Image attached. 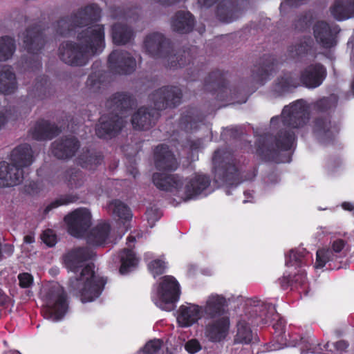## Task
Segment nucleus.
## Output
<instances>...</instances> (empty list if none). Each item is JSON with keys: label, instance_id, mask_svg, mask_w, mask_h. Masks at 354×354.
Segmentation results:
<instances>
[{"label": "nucleus", "instance_id": "obj_1", "mask_svg": "<svg viewBox=\"0 0 354 354\" xmlns=\"http://www.w3.org/2000/svg\"><path fill=\"white\" fill-rule=\"evenodd\" d=\"M155 166L157 172L152 176L154 185L160 190L169 193L178 199V203L207 196L210 186L209 177L203 173L189 176L168 174L178 167L176 156H156Z\"/></svg>", "mask_w": 354, "mask_h": 354}, {"label": "nucleus", "instance_id": "obj_2", "mask_svg": "<svg viewBox=\"0 0 354 354\" xmlns=\"http://www.w3.org/2000/svg\"><path fill=\"white\" fill-rule=\"evenodd\" d=\"M310 120V107L303 99L285 106L281 116L271 118L270 125L275 127L280 122L288 130L281 129L276 136L266 133L255 142L258 155H277L280 151L290 150L295 140V133L291 129L304 127Z\"/></svg>", "mask_w": 354, "mask_h": 354}, {"label": "nucleus", "instance_id": "obj_3", "mask_svg": "<svg viewBox=\"0 0 354 354\" xmlns=\"http://www.w3.org/2000/svg\"><path fill=\"white\" fill-rule=\"evenodd\" d=\"M93 255V251L84 247L75 248L64 257L66 267L75 273L84 267L80 274L75 279L71 278L69 283L71 290L83 303L91 302L98 298L106 283L104 277L95 273L93 265L86 264Z\"/></svg>", "mask_w": 354, "mask_h": 354}, {"label": "nucleus", "instance_id": "obj_4", "mask_svg": "<svg viewBox=\"0 0 354 354\" xmlns=\"http://www.w3.org/2000/svg\"><path fill=\"white\" fill-rule=\"evenodd\" d=\"M104 27L102 24L88 26L77 34L80 43L62 42L59 48V59L72 66H85L91 56L99 55L105 47Z\"/></svg>", "mask_w": 354, "mask_h": 354}, {"label": "nucleus", "instance_id": "obj_5", "mask_svg": "<svg viewBox=\"0 0 354 354\" xmlns=\"http://www.w3.org/2000/svg\"><path fill=\"white\" fill-rule=\"evenodd\" d=\"M154 108L140 107L131 117L136 130L145 131L153 126L160 116L158 111L175 108L182 102V90L176 86H165L154 91L149 96Z\"/></svg>", "mask_w": 354, "mask_h": 354}, {"label": "nucleus", "instance_id": "obj_6", "mask_svg": "<svg viewBox=\"0 0 354 354\" xmlns=\"http://www.w3.org/2000/svg\"><path fill=\"white\" fill-rule=\"evenodd\" d=\"M136 105L133 96L127 92L113 94L106 102L111 113L102 115L95 128L96 135L100 138H112L117 136L124 126L122 115Z\"/></svg>", "mask_w": 354, "mask_h": 354}, {"label": "nucleus", "instance_id": "obj_7", "mask_svg": "<svg viewBox=\"0 0 354 354\" xmlns=\"http://www.w3.org/2000/svg\"><path fill=\"white\" fill-rule=\"evenodd\" d=\"M212 174L214 180L218 186L227 188L237 187L242 182L253 179L254 170L248 176L244 175L243 166L236 156H213Z\"/></svg>", "mask_w": 354, "mask_h": 354}, {"label": "nucleus", "instance_id": "obj_8", "mask_svg": "<svg viewBox=\"0 0 354 354\" xmlns=\"http://www.w3.org/2000/svg\"><path fill=\"white\" fill-rule=\"evenodd\" d=\"M144 48L147 54L153 58H167L170 68H183L187 65L194 64L191 50H179L171 55L172 47L171 42L158 32L148 35L144 41Z\"/></svg>", "mask_w": 354, "mask_h": 354}, {"label": "nucleus", "instance_id": "obj_9", "mask_svg": "<svg viewBox=\"0 0 354 354\" xmlns=\"http://www.w3.org/2000/svg\"><path fill=\"white\" fill-rule=\"evenodd\" d=\"M245 305L247 306V313L249 314L250 317L252 318L259 317L260 321H257V324H268L276 321V323L273 324V328L275 330L278 339L282 342L280 343V345L274 346L273 350L283 348V346H286L285 343H288L286 336L284 334L286 322L277 313L275 306L254 298L247 299Z\"/></svg>", "mask_w": 354, "mask_h": 354}, {"label": "nucleus", "instance_id": "obj_10", "mask_svg": "<svg viewBox=\"0 0 354 354\" xmlns=\"http://www.w3.org/2000/svg\"><path fill=\"white\" fill-rule=\"evenodd\" d=\"M44 303L43 313L45 319L59 322L68 310V303L64 288L57 283L49 284L41 291Z\"/></svg>", "mask_w": 354, "mask_h": 354}, {"label": "nucleus", "instance_id": "obj_11", "mask_svg": "<svg viewBox=\"0 0 354 354\" xmlns=\"http://www.w3.org/2000/svg\"><path fill=\"white\" fill-rule=\"evenodd\" d=\"M102 10L95 3H91L76 12L59 19L54 25L57 35L66 37L75 28L88 26L101 19Z\"/></svg>", "mask_w": 354, "mask_h": 354}, {"label": "nucleus", "instance_id": "obj_12", "mask_svg": "<svg viewBox=\"0 0 354 354\" xmlns=\"http://www.w3.org/2000/svg\"><path fill=\"white\" fill-rule=\"evenodd\" d=\"M309 255L304 248L292 250L286 259V266L288 268L280 283L283 288L294 284H299L304 286L306 281V273L302 267L306 263V259Z\"/></svg>", "mask_w": 354, "mask_h": 354}, {"label": "nucleus", "instance_id": "obj_13", "mask_svg": "<svg viewBox=\"0 0 354 354\" xmlns=\"http://www.w3.org/2000/svg\"><path fill=\"white\" fill-rule=\"evenodd\" d=\"M180 293V286L176 279L171 276H165L157 287L154 288L151 298L158 308L171 311L174 308Z\"/></svg>", "mask_w": 354, "mask_h": 354}, {"label": "nucleus", "instance_id": "obj_14", "mask_svg": "<svg viewBox=\"0 0 354 354\" xmlns=\"http://www.w3.org/2000/svg\"><path fill=\"white\" fill-rule=\"evenodd\" d=\"M45 28L40 24H35L26 29L20 36L23 46L25 50L31 54L30 59L33 62L30 66L32 70H39L41 68V61L39 53L46 44V37L44 35Z\"/></svg>", "mask_w": 354, "mask_h": 354}, {"label": "nucleus", "instance_id": "obj_15", "mask_svg": "<svg viewBox=\"0 0 354 354\" xmlns=\"http://www.w3.org/2000/svg\"><path fill=\"white\" fill-rule=\"evenodd\" d=\"M14 163L0 162V187L19 184L24 178V168L30 166L33 156H15Z\"/></svg>", "mask_w": 354, "mask_h": 354}, {"label": "nucleus", "instance_id": "obj_16", "mask_svg": "<svg viewBox=\"0 0 354 354\" xmlns=\"http://www.w3.org/2000/svg\"><path fill=\"white\" fill-rule=\"evenodd\" d=\"M346 242L342 239H337L330 243V248L319 249L316 252L315 269H322L328 263L330 269H339L340 267L333 266L332 263L336 261L342 256H346L345 249Z\"/></svg>", "mask_w": 354, "mask_h": 354}, {"label": "nucleus", "instance_id": "obj_17", "mask_svg": "<svg viewBox=\"0 0 354 354\" xmlns=\"http://www.w3.org/2000/svg\"><path fill=\"white\" fill-rule=\"evenodd\" d=\"M204 88L215 95V98L218 101H225L228 100L230 95L232 97V89L228 86L226 73L218 69L212 71L205 78Z\"/></svg>", "mask_w": 354, "mask_h": 354}, {"label": "nucleus", "instance_id": "obj_18", "mask_svg": "<svg viewBox=\"0 0 354 354\" xmlns=\"http://www.w3.org/2000/svg\"><path fill=\"white\" fill-rule=\"evenodd\" d=\"M107 66L113 73L127 75L136 70V62L129 52L117 49L113 50L109 55Z\"/></svg>", "mask_w": 354, "mask_h": 354}, {"label": "nucleus", "instance_id": "obj_19", "mask_svg": "<svg viewBox=\"0 0 354 354\" xmlns=\"http://www.w3.org/2000/svg\"><path fill=\"white\" fill-rule=\"evenodd\" d=\"M70 234L75 237H82L91 224V214L86 208H79L67 215L64 218Z\"/></svg>", "mask_w": 354, "mask_h": 354}, {"label": "nucleus", "instance_id": "obj_20", "mask_svg": "<svg viewBox=\"0 0 354 354\" xmlns=\"http://www.w3.org/2000/svg\"><path fill=\"white\" fill-rule=\"evenodd\" d=\"M249 6V0H222L216 10L217 19L225 23L237 19Z\"/></svg>", "mask_w": 354, "mask_h": 354}, {"label": "nucleus", "instance_id": "obj_21", "mask_svg": "<svg viewBox=\"0 0 354 354\" xmlns=\"http://www.w3.org/2000/svg\"><path fill=\"white\" fill-rule=\"evenodd\" d=\"M327 76L326 68L321 63L310 64L300 72L301 86L314 89L321 86Z\"/></svg>", "mask_w": 354, "mask_h": 354}, {"label": "nucleus", "instance_id": "obj_22", "mask_svg": "<svg viewBox=\"0 0 354 354\" xmlns=\"http://www.w3.org/2000/svg\"><path fill=\"white\" fill-rule=\"evenodd\" d=\"M279 61L273 55H263L252 70L254 81L263 85L278 69Z\"/></svg>", "mask_w": 354, "mask_h": 354}, {"label": "nucleus", "instance_id": "obj_23", "mask_svg": "<svg viewBox=\"0 0 354 354\" xmlns=\"http://www.w3.org/2000/svg\"><path fill=\"white\" fill-rule=\"evenodd\" d=\"M317 42L324 48H330L337 44V35L340 31L337 25H330L324 21H317L313 28Z\"/></svg>", "mask_w": 354, "mask_h": 354}, {"label": "nucleus", "instance_id": "obj_24", "mask_svg": "<svg viewBox=\"0 0 354 354\" xmlns=\"http://www.w3.org/2000/svg\"><path fill=\"white\" fill-rule=\"evenodd\" d=\"M340 131L339 124L331 122L329 117L317 118L314 121L313 131L320 142L333 143Z\"/></svg>", "mask_w": 354, "mask_h": 354}, {"label": "nucleus", "instance_id": "obj_25", "mask_svg": "<svg viewBox=\"0 0 354 354\" xmlns=\"http://www.w3.org/2000/svg\"><path fill=\"white\" fill-rule=\"evenodd\" d=\"M230 326V319L227 316L213 319L205 326V336L210 342H221L228 336Z\"/></svg>", "mask_w": 354, "mask_h": 354}, {"label": "nucleus", "instance_id": "obj_26", "mask_svg": "<svg viewBox=\"0 0 354 354\" xmlns=\"http://www.w3.org/2000/svg\"><path fill=\"white\" fill-rule=\"evenodd\" d=\"M203 316V306L186 303L179 307L176 319L180 327L188 328L196 324Z\"/></svg>", "mask_w": 354, "mask_h": 354}, {"label": "nucleus", "instance_id": "obj_27", "mask_svg": "<svg viewBox=\"0 0 354 354\" xmlns=\"http://www.w3.org/2000/svg\"><path fill=\"white\" fill-rule=\"evenodd\" d=\"M88 244L93 246H102L113 241L110 225L106 223L97 225L86 234Z\"/></svg>", "mask_w": 354, "mask_h": 354}, {"label": "nucleus", "instance_id": "obj_28", "mask_svg": "<svg viewBox=\"0 0 354 354\" xmlns=\"http://www.w3.org/2000/svg\"><path fill=\"white\" fill-rule=\"evenodd\" d=\"M203 120L204 115L198 109L188 107L180 115L179 127L186 132H192L198 129Z\"/></svg>", "mask_w": 354, "mask_h": 354}, {"label": "nucleus", "instance_id": "obj_29", "mask_svg": "<svg viewBox=\"0 0 354 354\" xmlns=\"http://www.w3.org/2000/svg\"><path fill=\"white\" fill-rule=\"evenodd\" d=\"M301 86L299 77L292 72L283 73L274 81L273 91L278 95L292 93Z\"/></svg>", "mask_w": 354, "mask_h": 354}, {"label": "nucleus", "instance_id": "obj_30", "mask_svg": "<svg viewBox=\"0 0 354 354\" xmlns=\"http://www.w3.org/2000/svg\"><path fill=\"white\" fill-rule=\"evenodd\" d=\"M194 25V17L189 11L179 10L175 13L171 20L172 30L180 34L192 32Z\"/></svg>", "mask_w": 354, "mask_h": 354}, {"label": "nucleus", "instance_id": "obj_31", "mask_svg": "<svg viewBox=\"0 0 354 354\" xmlns=\"http://www.w3.org/2000/svg\"><path fill=\"white\" fill-rule=\"evenodd\" d=\"M227 305V300L221 295H209L203 307V314L207 317L215 319L223 317L224 308Z\"/></svg>", "mask_w": 354, "mask_h": 354}, {"label": "nucleus", "instance_id": "obj_32", "mask_svg": "<svg viewBox=\"0 0 354 354\" xmlns=\"http://www.w3.org/2000/svg\"><path fill=\"white\" fill-rule=\"evenodd\" d=\"M61 129L55 123L46 120H38L32 131V136L36 140H52L59 134Z\"/></svg>", "mask_w": 354, "mask_h": 354}, {"label": "nucleus", "instance_id": "obj_33", "mask_svg": "<svg viewBox=\"0 0 354 354\" xmlns=\"http://www.w3.org/2000/svg\"><path fill=\"white\" fill-rule=\"evenodd\" d=\"M286 346H298L301 354H322L324 353L323 347L318 343L315 337L308 336L301 337L299 340L292 339L285 343Z\"/></svg>", "mask_w": 354, "mask_h": 354}, {"label": "nucleus", "instance_id": "obj_34", "mask_svg": "<svg viewBox=\"0 0 354 354\" xmlns=\"http://www.w3.org/2000/svg\"><path fill=\"white\" fill-rule=\"evenodd\" d=\"M52 146L62 155H75L80 148V142L74 136H65L55 140Z\"/></svg>", "mask_w": 354, "mask_h": 354}, {"label": "nucleus", "instance_id": "obj_35", "mask_svg": "<svg viewBox=\"0 0 354 354\" xmlns=\"http://www.w3.org/2000/svg\"><path fill=\"white\" fill-rule=\"evenodd\" d=\"M17 88L16 75L10 66L0 68V93L4 95L14 93Z\"/></svg>", "mask_w": 354, "mask_h": 354}, {"label": "nucleus", "instance_id": "obj_36", "mask_svg": "<svg viewBox=\"0 0 354 354\" xmlns=\"http://www.w3.org/2000/svg\"><path fill=\"white\" fill-rule=\"evenodd\" d=\"M330 13L338 21L354 17V0H336L330 8Z\"/></svg>", "mask_w": 354, "mask_h": 354}, {"label": "nucleus", "instance_id": "obj_37", "mask_svg": "<svg viewBox=\"0 0 354 354\" xmlns=\"http://www.w3.org/2000/svg\"><path fill=\"white\" fill-rule=\"evenodd\" d=\"M112 39L116 45H124L134 38L133 29L124 24H115L112 26Z\"/></svg>", "mask_w": 354, "mask_h": 354}, {"label": "nucleus", "instance_id": "obj_38", "mask_svg": "<svg viewBox=\"0 0 354 354\" xmlns=\"http://www.w3.org/2000/svg\"><path fill=\"white\" fill-rule=\"evenodd\" d=\"M313 44V40L310 37H305L295 45L289 47V55L293 59L299 60L308 55L312 50Z\"/></svg>", "mask_w": 354, "mask_h": 354}, {"label": "nucleus", "instance_id": "obj_39", "mask_svg": "<svg viewBox=\"0 0 354 354\" xmlns=\"http://www.w3.org/2000/svg\"><path fill=\"white\" fill-rule=\"evenodd\" d=\"M236 333L234 336V344H249L252 342L254 335L251 329L250 324L245 319H241L237 323Z\"/></svg>", "mask_w": 354, "mask_h": 354}, {"label": "nucleus", "instance_id": "obj_40", "mask_svg": "<svg viewBox=\"0 0 354 354\" xmlns=\"http://www.w3.org/2000/svg\"><path fill=\"white\" fill-rule=\"evenodd\" d=\"M120 259L121 261L120 272L122 274L131 272L138 263V259L130 248L124 249L120 254Z\"/></svg>", "mask_w": 354, "mask_h": 354}, {"label": "nucleus", "instance_id": "obj_41", "mask_svg": "<svg viewBox=\"0 0 354 354\" xmlns=\"http://www.w3.org/2000/svg\"><path fill=\"white\" fill-rule=\"evenodd\" d=\"M107 209L115 218L128 221L131 218L132 214L130 209L124 203L119 200H114L107 205Z\"/></svg>", "mask_w": 354, "mask_h": 354}, {"label": "nucleus", "instance_id": "obj_42", "mask_svg": "<svg viewBox=\"0 0 354 354\" xmlns=\"http://www.w3.org/2000/svg\"><path fill=\"white\" fill-rule=\"evenodd\" d=\"M16 50L15 40L10 36L0 37V62L10 59Z\"/></svg>", "mask_w": 354, "mask_h": 354}, {"label": "nucleus", "instance_id": "obj_43", "mask_svg": "<svg viewBox=\"0 0 354 354\" xmlns=\"http://www.w3.org/2000/svg\"><path fill=\"white\" fill-rule=\"evenodd\" d=\"M178 148L180 147L183 150L191 153H198L203 149V142L201 138H192L187 136L184 140L178 142V145H174Z\"/></svg>", "mask_w": 354, "mask_h": 354}, {"label": "nucleus", "instance_id": "obj_44", "mask_svg": "<svg viewBox=\"0 0 354 354\" xmlns=\"http://www.w3.org/2000/svg\"><path fill=\"white\" fill-rule=\"evenodd\" d=\"M337 100L333 96L323 97L312 104L314 111L318 113H326L335 108L337 105Z\"/></svg>", "mask_w": 354, "mask_h": 354}, {"label": "nucleus", "instance_id": "obj_45", "mask_svg": "<svg viewBox=\"0 0 354 354\" xmlns=\"http://www.w3.org/2000/svg\"><path fill=\"white\" fill-rule=\"evenodd\" d=\"M35 88L36 94L35 95L43 100L47 97H48L50 94V88L49 86V80L48 76L46 75H41L39 76L36 79V82L35 84Z\"/></svg>", "mask_w": 354, "mask_h": 354}, {"label": "nucleus", "instance_id": "obj_46", "mask_svg": "<svg viewBox=\"0 0 354 354\" xmlns=\"http://www.w3.org/2000/svg\"><path fill=\"white\" fill-rule=\"evenodd\" d=\"M104 82V75L102 71L91 73L86 80V88L93 93L98 92Z\"/></svg>", "mask_w": 354, "mask_h": 354}, {"label": "nucleus", "instance_id": "obj_47", "mask_svg": "<svg viewBox=\"0 0 354 354\" xmlns=\"http://www.w3.org/2000/svg\"><path fill=\"white\" fill-rule=\"evenodd\" d=\"M348 346V344L344 340H340L335 343L327 342L324 346L325 354H342Z\"/></svg>", "mask_w": 354, "mask_h": 354}, {"label": "nucleus", "instance_id": "obj_48", "mask_svg": "<svg viewBox=\"0 0 354 354\" xmlns=\"http://www.w3.org/2000/svg\"><path fill=\"white\" fill-rule=\"evenodd\" d=\"M77 199V197L75 195L71 194H67L61 196L58 198H57L55 201L52 202L50 204H49L45 209V212L48 213L51 209L56 208L61 205H68L69 203H73L76 201Z\"/></svg>", "mask_w": 354, "mask_h": 354}, {"label": "nucleus", "instance_id": "obj_49", "mask_svg": "<svg viewBox=\"0 0 354 354\" xmlns=\"http://www.w3.org/2000/svg\"><path fill=\"white\" fill-rule=\"evenodd\" d=\"M148 268L153 276L156 277V276L162 274L165 271L166 265L165 261L162 260L156 259L149 263Z\"/></svg>", "mask_w": 354, "mask_h": 354}, {"label": "nucleus", "instance_id": "obj_50", "mask_svg": "<svg viewBox=\"0 0 354 354\" xmlns=\"http://www.w3.org/2000/svg\"><path fill=\"white\" fill-rule=\"evenodd\" d=\"M162 344V342L158 339L150 340L145 344L142 351L147 354H154L161 348Z\"/></svg>", "mask_w": 354, "mask_h": 354}, {"label": "nucleus", "instance_id": "obj_51", "mask_svg": "<svg viewBox=\"0 0 354 354\" xmlns=\"http://www.w3.org/2000/svg\"><path fill=\"white\" fill-rule=\"evenodd\" d=\"M115 11L117 12L114 15L115 18L118 19H135L134 15H138V10L135 8H128L127 10L118 8Z\"/></svg>", "mask_w": 354, "mask_h": 354}, {"label": "nucleus", "instance_id": "obj_52", "mask_svg": "<svg viewBox=\"0 0 354 354\" xmlns=\"http://www.w3.org/2000/svg\"><path fill=\"white\" fill-rule=\"evenodd\" d=\"M43 242L49 247L54 246L57 243V236L53 230L50 229L46 230L41 234Z\"/></svg>", "mask_w": 354, "mask_h": 354}, {"label": "nucleus", "instance_id": "obj_53", "mask_svg": "<svg viewBox=\"0 0 354 354\" xmlns=\"http://www.w3.org/2000/svg\"><path fill=\"white\" fill-rule=\"evenodd\" d=\"M32 153L31 146L28 143H24L14 148L10 155H32Z\"/></svg>", "mask_w": 354, "mask_h": 354}, {"label": "nucleus", "instance_id": "obj_54", "mask_svg": "<svg viewBox=\"0 0 354 354\" xmlns=\"http://www.w3.org/2000/svg\"><path fill=\"white\" fill-rule=\"evenodd\" d=\"M20 287L23 288H30L33 283L32 276L27 272L19 274L18 276Z\"/></svg>", "mask_w": 354, "mask_h": 354}, {"label": "nucleus", "instance_id": "obj_55", "mask_svg": "<svg viewBox=\"0 0 354 354\" xmlns=\"http://www.w3.org/2000/svg\"><path fill=\"white\" fill-rule=\"evenodd\" d=\"M146 216L148 224L152 227L155 223L158 221L161 216L160 214L156 209H149L147 210Z\"/></svg>", "mask_w": 354, "mask_h": 354}, {"label": "nucleus", "instance_id": "obj_56", "mask_svg": "<svg viewBox=\"0 0 354 354\" xmlns=\"http://www.w3.org/2000/svg\"><path fill=\"white\" fill-rule=\"evenodd\" d=\"M185 348L189 353L195 354L201 349V346L197 339H192L185 343Z\"/></svg>", "mask_w": 354, "mask_h": 354}, {"label": "nucleus", "instance_id": "obj_57", "mask_svg": "<svg viewBox=\"0 0 354 354\" xmlns=\"http://www.w3.org/2000/svg\"><path fill=\"white\" fill-rule=\"evenodd\" d=\"M153 155H174L166 144H160L156 147Z\"/></svg>", "mask_w": 354, "mask_h": 354}, {"label": "nucleus", "instance_id": "obj_58", "mask_svg": "<svg viewBox=\"0 0 354 354\" xmlns=\"http://www.w3.org/2000/svg\"><path fill=\"white\" fill-rule=\"evenodd\" d=\"M205 64H202L201 66L199 68H194L193 70L192 68H189V71H191L190 73L188 72V75L190 76L188 77V79L191 81H195L199 76H200V71L203 69V67H205Z\"/></svg>", "mask_w": 354, "mask_h": 354}, {"label": "nucleus", "instance_id": "obj_59", "mask_svg": "<svg viewBox=\"0 0 354 354\" xmlns=\"http://www.w3.org/2000/svg\"><path fill=\"white\" fill-rule=\"evenodd\" d=\"M330 233V231L327 227H319L317 228V231L315 233V236L316 239L320 240L323 237H324L326 235H328Z\"/></svg>", "mask_w": 354, "mask_h": 354}, {"label": "nucleus", "instance_id": "obj_60", "mask_svg": "<svg viewBox=\"0 0 354 354\" xmlns=\"http://www.w3.org/2000/svg\"><path fill=\"white\" fill-rule=\"evenodd\" d=\"M304 0H283L281 3L280 8H282L285 6L288 7H297L302 3Z\"/></svg>", "mask_w": 354, "mask_h": 354}, {"label": "nucleus", "instance_id": "obj_61", "mask_svg": "<svg viewBox=\"0 0 354 354\" xmlns=\"http://www.w3.org/2000/svg\"><path fill=\"white\" fill-rule=\"evenodd\" d=\"M269 160L276 163L284 162L289 163L291 162V156H267Z\"/></svg>", "mask_w": 354, "mask_h": 354}, {"label": "nucleus", "instance_id": "obj_62", "mask_svg": "<svg viewBox=\"0 0 354 354\" xmlns=\"http://www.w3.org/2000/svg\"><path fill=\"white\" fill-rule=\"evenodd\" d=\"M217 0H198V4L201 7L209 8L212 6Z\"/></svg>", "mask_w": 354, "mask_h": 354}, {"label": "nucleus", "instance_id": "obj_63", "mask_svg": "<svg viewBox=\"0 0 354 354\" xmlns=\"http://www.w3.org/2000/svg\"><path fill=\"white\" fill-rule=\"evenodd\" d=\"M342 207L345 210L353 211L354 209V203L344 202L342 204Z\"/></svg>", "mask_w": 354, "mask_h": 354}, {"label": "nucleus", "instance_id": "obj_64", "mask_svg": "<svg viewBox=\"0 0 354 354\" xmlns=\"http://www.w3.org/2000/svg\"><path fill=\"white\" fill-rule=\"evenodd\" d=\"M14 252V248L10 245H5L4 246V252H6L8 256L11 255Z\"/></svg>", "mask_w": 354, "mask_h": 354}]
</instances>
